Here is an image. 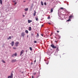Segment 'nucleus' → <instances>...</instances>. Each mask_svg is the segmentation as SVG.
I'll list each match as a JSON object with an SVG mask.
<instances>
[{
    "instance_id": "nucleus-1",
    "label": "nucleus",
    "mask_w": 78,
    "mask_h": 78,
    "mask_svg": "<svg viewBox=\"0 0 78 78\" xmlns=\"http://www.w3.org/2000/svg\"><path fill=\"white\" fill-rule=\"evenodd\" d=\"M51 47H52L53 48L55 49V48H56V50L57 51H59V47H56V46H55L54 44H51Z\"/></svg>"
},
{
    "instance_id": "nucleus-2",
    "label": "nucleus",
    "mask_w": 78,
    "mask_h": 78,
    "mask_svg": "<svg viewBox=\"0 0 78 78\" xmlns=\"http://www.w3.org/2000/svg\"><path fill=\"white\" fill-rule=\"evenodd\" d=\"M19 42V41H16L15 44V47H18Z\"/></svg>"
},
{
    "instance_id": "nucleus-3",
    "label": "nucleus",
    "mask_w": 78,
    "mask_h": 78,
    "mask_svg": "<svg viewBox=\"0 0 78 78\" xmlns=\"http://www.w3.org/2000/svg\"><path fill=\"white\" fill-rule=\"evenodd\" d=\"M13 77V74L12 73H11L10 76H9L8 78H12Z\"/></svg>"
},
{
    "instance_id": "nucleus-4",
    "label": "nucleus",
    "mask_w": 78,
    "mask_h": 78,
    "mask_svg": "<svg viewBox=\"0 0 78 78\" xmlns=\"http://www.w3.org/2000/svg\"><path fill=\"white\" fill-rule=\"evenodd\" d=\"M24 52V50H22V51H21V52L20 56H21V55H22V54Z\"/></svg>"
},
{
    "instance_id": "nucleus-5",
    "label": "nucleus",
    "mask_w": 78,
    "mask_h": 78,
    "mask_svg": "<svg viewBox=\"0 0 78 78\" xmlns=\"http://www.w3.org/2000/svg\"><path fill=\"white\" fill-rule=\"evenodd\" d=\"M17 60L16 59L15 60H12V63H13L14 62H16Z\"/></svg>"
},
{
    "instance_id": "nucleus-6",
    "label": "nucleus",
    "mask_w": 78,
    "mask_h": 78,
    "mask_svg": "<svg viewBox=\"0 0 78 78\" xmlns=\"http://www.w3.org/2000/svg\"><path fill=\"white\" fill-rule=\"evenodd\" d=\"M14 41H12L11 43L12 46H14Z\"/></svg>"
},
{
    "instance_id": "nucleus-7",
    "label": "nucleus",
    "mask_w": 78,
    "mask_h": 78,
    "mask_svg": "<svg viewBox=\"0 0 78 78\" xmlns=\"http://www.w3.org/2000/svg\"><path fill=\"white\" fill-rule=\"evenodd\" d=\"M17 54L16 53L15 54H13L12 55V56H17Z\"/></svg>"
},
{
    "instance_id": "nucleus-8",
    "label": "nucleus",
    "mask_w": 78,
    "mask_h": 78,
    "mask_svg": "<svg viewBox=\"0 0 78 78\" xmlns=\"http://www.w3.org/2000/svg\"><path fill=\"white\" fill-rule=\"evenodd\" d=\"M21 35L23 37H24V36L25 34H24V32H23V33H22Z\"/></svg>"
},
{
    "instance_id": "nucleus-9",
    "label": "nucleus",
    "mask_w": 78,
    "mask_h": 78,
    "mask_svg": "<svg viewBox=\"0 0 78 78\" xmlns=\"http://www.w3.org/2000/svg\"><path fill=\"white\" fill-rule=\"evenodd\" d=\"M34 12L33 13L34 16H35L36 13V12L35 10L34 11Z\"/></svg>"
},
{
    "instance_id": "nucleus-10",
    "label": "nucleus",
    "mask_w": 78,
    "mask_h": 78,
    "mask_svg": "<svg viewBox=\"0 0 78 78\" xmlns=\"http://www.w3.org/2000/svg\"><path fill=\"white\" fill-rule=\"evenodd\" d=\"M73 16L72 15H70V16H69V18H70V19L71 20V18L73 17Z\"/></svg>"
},
{
    "instance_id": "nucleus-11",
    "label": "nucleus",
    "mask_w": 78,
    "mask_h": 78,
    "mask_svg": "<svg viewBox=\"0 0 78 78\" xmlns=\"http://www.w3.org/2000/svg\"><path fill=\"white\" fill-rule=\"evenodd\" d=\"M70 21H71V20L69 18V20H67V22H69Z\"/></svg>"
},
{
    "instance_id": "nucleus-12",
    "label": "nucleus",
    "mask_w": 78,
    "mask_h": 78,
    "mask_svg": "<svg viewBox=\"0 0 78 78\" xmlns=\"http://www.w3.org/2000/svg\"><path fill=\"white\" fill-rule=\"evenodd\" d=\"M32 20H28V23H30V22H32Z\"/></svg>"
},
{
    "instance_id": "nucleus-13",
    "label": "nucleus",
    "mask_w": 78,
    "mask_h": 78,
    "mask_svg": "<svg viewBox=\"0 0 78 78\" xmlns=\"http://www.w3.org/2000/svg\"><path fill=\"white\" fill-rule=\"evenodd\" d=\"M31 27H29V31H31Z\"/></svg>"
},
{
    "instance_id": "nucleus-14",
    "label": "nucleus",
    "mask_w": 78,
    "mask_h": 78,
    "mask_svg": "<svg viewBox=\"0 0 78 78\" xmlns=\"http://www.w3.org/2000/svg\"><path fill=\"white\" fill-rule=\"evenodd\" d=\"M28 8H27V9H25V11H28Z\"/></svg>"
},
{
    "instance_id": "nucleus-15",
    "label": "nucleus",
    "mask_w": 78,
    "mask_h": 78,
    "mask_svg": "<svg viewBox=\"0 0 78 78\" xmlns=\"http://www.w3.org/2000/svg\"><path fill=\"white\" fill-rule=\"evenodd\" d=\"M53 9H51V12H53Z\"/></svg>"
},
{
    "instance_id": "nucleus-16",
    "label": "nucleus",
    "mask_w": 78,
    "mask_h": 78,
    "mask_svg": "<svg viewBox=\"0 0 78 78\" xmlns=\"http://www.w3.org/2000/svg\"><path fill=\"white\" fill-rule=\"evenodd\" d=\"M25 32L26 33H27V34H28V30H26Z\"/></svg>"
},
{
    "instance_id": "nucleus-17",
    "label": "nucleus",
    "mask_w": 78,
    "mask_h": 78,
    "mask_svg": "<svg viewBox=\"0 0 78 78\" xmlns=\"http://www.w3.org/2000/svg\"><path fill=\"white\" fill-rule=\"evenodd\" d=\"M38 18L36 17V20L37 21L38 20Z\"/></svg>"
},
{
    "instance_id": "nucleus-18",
    "label": "nucleus",
    "mask_w": 78,
    "mask_h": 78,
    "mask_svg": "<svg viewBox=\"0 0 78 78\" xmlns=\"http://www.w3.org/2000/svg\"><path fill=\"white\" fill-rule=\"evenodd\" d=\"M30 50L31 51H32V47H30Z\"/></svg>"
},
{
    "instance_id": "nucleus-19",
    "label": "nucleus",
    "mask_w": 78,
    "mask_h": 78,
    "mask_svg": "<svg viewBox=\"0 0 78 78\" xmlns=\"http://www.w3.org/2000/svg\"><path fill=\"white\" fill-rule=\"evenodd\" d=\"M9 39H11V37H9V38H8V40H9Z\"/></svg>"
},
{
    "instance_id": "nucleus-20",
    "label": "nucleus",
    "mask_w": 78,
    "mask_h": 78,
    "mask_svg": "<svg viewBox=\"0 0 78 78\" xmlns=\"http://www.w3.org/2000/svg\"><path fill=\"white\" fill-rule=\"evenodd\" d=\"M41 4L42 5H43V2H41Z\"/></svg>"
},
{
    "instance_id": "nucleus-21",
    "label": "nucleus",
    "mask_w": 78,
    "mask_h": 78,
    "mask_svg": "<svg viewBox=\"0 0 78 78\" xmlns=\"http://www.w3.org/2000/svg\"><path fill=\"white\" fill-rule=\"evenodd\" d=\"M1 4L2 5V0H1Z\"/></svg>"
},
{
    "instance_id": "nucleus-22",
    "label": "nucleus",
    "mask_w": 78,
    "mask_h": 78,
    "mask_svg": "<svg viewBox=\"0 0 78 78\" xmlns=\"http://www.w3.org/2000/svg\"><path fill=\"white\" fill-rule=\"evenodd\" d=\"M13 49H15V50H16V49H17V48L16 47H13Z\"/></svg>"
},
{
    "instance_id": "nucleus-23",
    "label": "nucleus",
    "mask_w": 78,
    "mask_h": 78,
    "mask_svg": "<svg viewBox=\"0 0 78 78\" xmlns=\"http://www.w3.org/2000/svg\"><path fill=\"white\" fill-rule=\"evenodd\" d=\"M2 62H3V63H5V61H4V60H2Z\"/></svg>"
},
{
    "instance_id": "nucleus-24",
    "label": "nucleus",
    "mask_w": 78,
    "mask_h": 78,
    "mask_svg": "<svg viewBox=\"0 0 78 78\" xmlns=\"http://www.w3.org/2000/svg\"><path fill=\"white\" fill-rule=\"evenodd\" d=\"M44 4L45 5H47V3L46 2H45L44 3Z\"/></svg>"
},
{
    "instance_id": "nucleus-25",
    "label": "nucleus",
    "mask_w": 78,
    "mask_h": 78,
    "mask_svg": "<svg viewBox=\"0 0 78 78\" xmlns=\"http://www.w3.org/2000/svg\"><path fill=\"white\" fill-rule=\"evenodd\" d=\"M34 43H37V41H34Z\"/></svg>"
},
{
    "instance_id": "nucleus-26",
    "label": "nucleus",
    "mask_w": 78,
    "mask_h": 78,
    "mask_svg": "<svg viewBox=\"0 0 78 78\" xmlns=\"http://www.w3.org/2000/svg\"><path fill=\"white\" fill-rule=\"evenodd\" d=\"M39 34H37V37H39Z\"/></svg>"
},
{
    "instance_id": "nucleus-27",
    "label": "nucleus",
    "mask_w": 78,
    "mask_h": 78,
    "mask_svg": "<svg viewBox=\"0 0 78 78\" xmlns=\"http://www.w3.org/2000/svg\"><path fill=\"white\" fill-rule=\"evenodd\" d=\"M60 9H64V8L62 7V8H60Z\"/></svg>"
},
{
    "instance_id": "nucleus-28",
    "label": "nucleus",
    "mask_w": 78,
    "mask_h": 78,
    "mask_svg": "<svg viewBox=\"0 0 78 78\" xmlns=\"http://www.w3.org/2000/svg\"><path fill=\"white\" fill-rule=\"evenodd\" d=\"M50 18V16H48V19H49Z\"/></svg>"
},
{
    "instance_id": "nucleus-29",
    "label": "nucleus",
    "mask_w": 78,
    "mask_h": 78,
    "mask_svg": "<svg viewBox=\"0 0 78 78\" xmlns=\"http://www.w3.org/2000/svg\"><path fill=\"white\" fill-rule=\"evenodd\" d=\"M31 35H32V36H34L33 34H31Z\"/></svg>"
},
{
    "instance_id": "nucleus-30",
    "label": "nucleus",
    "mask_w": 78,
    "mask_h": 78,
    "mask_svg": "<svg viewBox=\"0 0 78 78\" xmlns=\"http://www.w3.org/2000/svg\"><path fill=\"white\" fill-rule=\"evenodd\" d=\"M36 74V73H34V75H35Z\"/></svg>"
},
{
    "instance_id": "nucleus-31",
    "label": "nucleus",
    "mask_w": 78,
    "mask_h": 78,
    "mask_svg": "<svg viewBox=\"0 0 78 78\" xmlns=\"http://www.w3.org/2000/svg\"><path fill=\"white\" fill-rule=\"evenodd\" d=\"M32 78H34V76H32Z\"/></svg>"
},
{
    "instance_id": "nucleus-32",
    "label": "nucleus",
    "mask_w": 78,
    "mask_h": 78,
    "mask_svg": "<svg viewBox=\"0 0 78 78\" xmlns=\"http://www.w3.org/2000/svg\"><path fill=\"white\" fill-rule=\"evenodd\" d=\"M17 4V2H15V5H16V4Z\"/></svg>"
},
{
    "instance_id": "nucleus-33",
    "label": "nucleus",
    "mask_w": 78,
    "mask_h": 78,
    "mask_svg": "<svg viewBox=\"0 0 78 78\" xmlns=\"http://www.w3.org/2000/svg\"><path fill=\"white\" fill-rule=\"evenodd\" d=\"M36 60H35L34 61V62L35 63V62H36Z\"/></svg>"
},
{
    "instance_id": "nucleus-34",
    "label": "nucleus",
    "mask_w": 78,
    "mask_h": 78,
    "mask_svg": "<svg viewBox=\"0 0 78 78\" xmlns=\"http://www.w3.org/2000/svg\"><path fill=\"white\" fill-rule=\"evenodd\" d=\"M48 24H49L50 25L51 24V23H48Z\"/></svg>"
},
{
    "instance_id": "nucleus-35",
    "label": "nucleus",
    "mask_w": 78,
    "mask_h": 78,
    "mask_svg": "<svg viewBox=\"0 0 78 78\" xmlns=\"http://www.w3.org/2000/svg\"><path fill=\"white\" fill-rule=\"evenodd\" d=\"M57 33H59V31H58V30L57 31Z\"/></svg>"
},
{
    "instance_id": "nucleus-36",
    "label": "nucleus",
    "mask_w": 78,
    "mask_h": 78,
    "mask_svg": "<svg viewBox=\"0 0 78 78\" xmlns=\"http://www.w3.org/2000/svg\"><path fill=\"white\" fill-rule=\"evenodd\" d=\"M27 13V12H25V14L26 15Z\"/></svg>"
},
{
    "instance_id": "nucleus-37",
    "label": "nucleus",
    "mask_w": 78,
    "mask_h": 78,
    "mask_svg": "<svg viewBox=\"0 0 78 78\" xmlns=\"http://www.w3.org/2000/svg\"><path fill=\"white\" fill-rule=\"evenodd\" d=\"M43 26H44V25H42V26H41V27H43Z\"/></svg>"
},
{
    "instance_id": "nucleus-38",
    "label": "nucleus",
    "mask_w": 78,
    "mask_h": 78,
    "mask_svg": "<svg viewBox=\"0 0 78 78\" xmlns=\"http://www.w3.org/2000/svg\"><path fill=\"white\" fill-rule=\"evenodd\" d=\"M41 35L42 36H43V34H41Z\"/></svg>"
},
{
    "instance_id": "nucleus-39",
    "label": "nucleus",
    "mask_w": 78,
    "mask_h": 78,
    "mask_svg": "<svg viewBox=\"0 0 78 78\" xmlns=\"http://www.w3.org/2000/svg\"><path fill=\"white\" fill-rule=\"evenodd\" d=\"M55 42H56L57 43V41H55Z\"/></svg>"
},
{
    "instance_id": "nucleus-40",
    "label": "nucleus",
    "mask_w": 78,
    "mask_h": 78,
    "mask_svg": "<svg viewBox=\"0 0 78 78\" xmlns=\"http://www.w3.org/2000/svg\"><path fill=\"white\" fill-rule=\"evenodd\" d=\"M23 16H25V15H23Z\"/></svg>"
},
{
    "instance_id": "nucleus-41",
    "label": "nucleus",
    "mask_w": 78,
    "mask_h": 78,
    "mask_svg": "<svg viewBox=\"0 0 78 78\" xmlns=\"http://www.w3.org/2000/svg\"><path fill=\"white\" fill-rule=\"evenodd\" d=\"M26 1H24L23 2H25Z\"/></svg>"
},
{
    "instance_id": "nucleus-42",
    "label": "nucleus",
    "mask_w": 78,
    "mask_h": 78,
    "mask_svg": "<svg viewBox=\"0 0 78 78\" xmlns=\"http://www.w3.org/2000/svg\"><path fill=\"white\" fill-rule=\"evenodd\" d=\"M22 73H23V72H22Z\"/></svg>"
}]
</instances>
